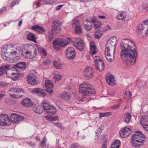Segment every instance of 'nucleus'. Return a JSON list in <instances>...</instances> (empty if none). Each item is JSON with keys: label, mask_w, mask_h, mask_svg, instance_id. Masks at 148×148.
<instances>
[{"label": "nucleus", "mask_w": 148, "mask_h": 148, "mask_svg": "<svg viewBox=\"0 0 148 148\" xmlns=\"http://www.w3.org/2000/svg\"><path fill=\"white\" fill-rule=\"evenodd\" d=\"M11 75H15L14 77H11L12 78V79L14 80H16L18 79V77L17 76V73H12L11 74Z\"/></svg>", "instance_id": "nucleus-47"}, {"label": "nucleus", "mask_w": 148, "mask_h": 148, "mask_svg": "<svg viewBox=\"0 0 148 148\" xmlns=\"http://www.w3.org/2000/svg\"><path fill=\"white\" fill-rule=\"evenodd\" d=\"M45 117L47 120L49 121H51L52 118H51V116H45Z\"/></svg>", "instance_id": "nucleus-64"}, {"label": "nucleus", "mask_w": 148, "mask_h": 148, "mask_svg": "<svg viewBox=\"0 0 148 148\" xmlns=\"http://www.w3.org/2000/svg\"><path fill=\"white\" fill-rule=\"evenodd\" d=\"M61 97L65 100H67L70 99L71 95L70 93L68 92L63 93L62 94Z\"/></svg>", "instance_id": "nucleus-40"}, {"label": "nucleus", "mask_w": 148, "mask_h": 148, "mask_svg": "<svg viewBox=\"0 0 148 148\" xmlns=\"http://www.w3.org/2000/svg\"><path fill=\"white\" fill-rule=\"evenodd\" d=\"M62 76L58 74H56L54 75L53 78L55 79L56 81H57L60 79L61 78Z\"/></svg>", "instance_id": "nucleus-48"}, {"label": "nucleus", "mask_w": 148, "mask_h": 148, "mask_svg": "<svg viewBox=\"0 0 148 148\" xmlns=\"http://www.w3.org/2000/svg\"><path fill=\"white\" fill-rule=\"evenodd\" d=\"M27 40L32 41L34 42H36V38L34 35L32 33H29L26 36Z\"/></svg>", "instance_id": "nucleus-33"}, {"label": "nucleus", "mask_w": 148, "mask_h": 148, "mask_svg": "<svg viewBox=\"0 0 148 148\" xmlns=\"http://www.w3.org/2000/svg\"><path fill=\"white\" fill-rule=\"evenodd\" d=\"M58 117L57 116L54 117H53V118H52V119L51 120V122L52 123V122L53 121L58 120Z\"/></svg>", "instance_id": "nucleus-60"}, {"label": "nucleus", "mask_w": 148, "mask_h": 148, "mask_svg": "<svg viewBox=\"0 0 148 148\" xmlns=\"http://www.w3.org/2000/svg\"><path fill=\"white\" fill-rule=\"evenodd\" d=\"M73 26L75 27V30L76 33L77 34H80L81 32V29L79 25V21L77 20H73Z\"/></svg>", "instance_id": "nucleus-22"}, {"label": "nucleus", "mask_w": 148, "mask_h": 148, "mask_svg": "<svg viewBox=\"0 0 148 148\" xmlns=\"http://www.w3.org/2000/svg\"><path fill=\"white\" fill-rule=\"evenodd\" d=\"M16 88H12L10 89L9 91L12 92H14L15 93L16 92Z\"/></svg>", "instance_id": "nucleus-59"}, {"label": "nucleus", "mask_w": 148, "mask_h": 148, "mask_svg": "<svg viewBox=\"0 0 148 148\" xmlns=\"http://www.w3.org/2000/svg\"><path fill=\"white\" fill-rule=\"evenodd\" d=\"M105 54L106 58L107 60L110 62H111L113 61L114 59V57L111 56L110 52H105Z\"/></svg>", "instance_id": "nucleus-37"}, {"label": "nucleus", "mask_w": 148, "mask_h": 148, "mask_svg": "<svg viewBox=\"0 0 148 148\" xmlns=\"http://www.w3.org/2000/svg\"><path fill=\"white\" fill-rule=\"evenodd\" d=\"M90 53L91 55H92L97 52V48L94 42H91L90 44Z\"/></svg>", "instance_id": "nucleus-26"}, {"label": "nucleus", "mask_w": 148, "mask_h": 148, "mask_svg": "<svg viewBox=\"0 0 148 148\" xmlns=\"http://www.w3.org/2000/svg\"><path fill=\"white\" fill-rule=\"evenodd\" d=\"M47 140V139L45 137L41 143V145L42 146L45 147H46Z\"/></svg>", "instance_id": "nucleus-49"}, {"label": "nucleus", "mask_w": 148, "mask_h": 148, "mask_svg": "<svg viewBox=\"0 0 148 148\" xmlns=\"http://www.w3.org/2000/svg\"><path fill=\"white\" fill-rule=\"evenodd\" d=\"M125 94L127 96V97L129 99H130L131 98V96H132V93H131L130 91H126L125 92Z\"/></svg>", "instance_id": "nucleus-51"}, {"label": "nucleus", "mask_w": 148, "mask_h": 148, "mask_svg": "<svg viewBox=\"0 0 148 148\" xmlns=\"http://www.w3.org/2000/svg\"><path fill=\"white\" fill-rule=\"evenodd\" d=\"M131 115L130 113H127L126 114L125 116V122L127 124H128L131 118Z\"/></svg>", "instance_id": "nucleus-42"}, {"label": "nucleus", "mask_w": 148, "mask_h": 148, "mask_svg": "<svg viewBox=\"0 0 148 148\" xmlns=\"http://www.w3.org/2000/svg\"><path fill=\"white\" fill-rule=\"evenodd\" d=\"M37 53V51L35 48L34 47L27 56L29 58L32 59L36 56Z\"/></svg>", "instance_id": "nucleus-28"}, {"label": "nucleus", "mask_w": 148, "mask_h": 148, "mask_svg": "<svg viewBox=\"0 0 148 148\" xmlns=\"http://www.w3.org/2000/svg\"><path fill=\"white\" fill-rule=\"evenodd\" d=\"M104 128V126L103 125H101L98 129L100 132H102Z\"/></svg>", "instance_id": "nucleus-55"}, {"label": "nucleus", "mask_w": 148, "mask_h": 148, "mask_svg": "<svg viewBox=\"0 0 148 148\" xmlns=\"http://www.w3.org/2000/svg\"><path fill=\"white\" fill-rule=\"evenodd\" d=\"M99 117L100 118H102L103 117H107L112 114V113L110 112H106L101 113L100 112Z\"/></svg>", "instance_id": "nucleus-44"}, {"label": "nucleus", "mask_w": 148, "mask_h": 148, "mask_svg": "<svg viewBox=\"0 0 148 148\" xmlns=\"http://www.w3.org/2000/svg\"><path fill=\"white\" fill-rule=\"evenodd\" d=\"M63 5H59L58 6H57L56 8V9L57 10H59L63 6Z\"/></svg>", "instance_id": "nucleus-62"}, {"label": "nucleus", "mask_w": 148, "mask_h": 148, "mask_svg": "<svg viewBox=\"0 0 148 148\" xmlns=\"http://www.w3.org/2000/svg\"><path fill=\"white\" fill-rule=\"evenodd\" d=\"M91 19L94 24V25L95 29H100L101 26L102 25L101 22L99 21L95 16H93L91 17Z\"/></svg>", "instance_id": "nucleus-20"}, {"label": "nucleus", "mask_w": 148, "mask_h": 148, "mask_svg": "<svg viewBox=\"0 0 148 148\" xmlns=\"http://www.w3.org/2000/svg\"><path fill=\"white\" fill-rule=\"evenodd\" d=\"M116 37L115 36L111 37L107 40V43L109 45L110 44L111 45L116 47Z\"/></svg>", "instance_id": "nucleus-30"}, {"label": "nucleus", "mask_w": 148, "mask_h": 148, "mask_svg": "<svg viewBox=\"0 0 148 148\" xmlns=\"http://www.w3.org/2000/svg\"><path fill=\"white\" fill-rule=\"evenodd\" d=\"M10 124L11 121L7 115L5 114L0 115V125L1 126H8Z\"/></svg>", "instance_id": "nucleus-9"}, {"label": "nucleus", "mask_w": 148, "mask_h": 148, "mask_svg": "<svg viewBox=\"0 0 148 148\" xmlns=\"http://www.w3.org/2000/svg\"><path fill=\"white\" fill-rule=\"evenodd\" d=\"M110 29V27L109 25L105 26L103 29V31L104 32L107 31V30Z\"/></svg>", "instance_id": "nucleus-56"}, {"label": "nucleus", "mask_w": 148, "mask_h": 148, "mask_svg": "<svg viewBox=\"0 0 148 148\" xmlns=\"http://www.w3.org/2000/svg\"><path fill=\"white\" fill-rule=\"evenodd\" d=\"M66 54L68 59H72L75 55L74 49L71 47L68 48L66 51Z\"/></svg>", "instance_id": "nucleus-14"}, {"label": "nucleus", "mask_w": 148, "mask_h": 148, "mask_svg": "<svg viewBox=\"0 0 148 148\" xmlns=\"http://www.w3.org/2000/svg\"><path fill=\"white\" fill-rule=\"evenodd\" d=\"M131 130L130 128L125 127L122 129L120 131V135L123 138H126L128 137L131 133Z\"/></svg>", "instance_id": "nucleus-16"}, {"label": "nucleus", "mask_w": 148, "mask_h": 148, "mask_svg": "<svg viewBox=\"0 0 148 148\" xmlns=\"http://www.w3.org/2000/svg\"><path fill=\"white\" fill-rule=\"evenodd\" d=\"M31 147H34L35 146V144L31 142H29L27 143Z\"/></svg>", "instance_id": "nucleus-58"}, {"label": "nucleus", "mask_w": 148, "mask_h": 148, "mask_svg": "<svg viewBox=\"0 0 148 148\" xmlns=\"http://www.w3.org/2000/svg\"><path fill=\"white\" fill-rule=\"evenodd\" d=\"M36 77L33 73L30 74L27 77V81L28 84L32 85L36 84Z\"/></svg>", "instance_id": "nucleus-18"}, {"label": "nucleus", "mask_w": 148, "mask_h": 148, "mask_svg": "<svg viewBox=\"0 0 148 148\" xmlns=\"http://www.w3.org/2000/svg\"><path fill=\"white\" fill-rule=\"evenodd\" d=\"M106 81L107 83L111 86L115 84V82L114 80L113 76L112 75H110L106 77Z\"/></svg>", "instance_id": "nucleus-25"}, {"label": "nucleus", "mask_w": 148, "mask_h": 148, "mask_svg": "<svg viewBox=\"0 0 148 148\" xmlns=\"http://www.w3.org/2000/svg\"><path fill=\"white\" fill-rule=\"evenodd\" d=\"M5 73L3 71H2L1 68L0 67V76H1L3 75V74Z\"/></svg>", "instance_id": "nucleus-63"}, {"label": "nucleus", "mask_w": 148, "mask_h": 148, "mask_svg": "<svg viewBox=\"0 0 148 148\" xmlns=\"http://www.w3.org/2000/svg\"><path fill=\"white\" fill-rule=\"evenodd\" d=\"M45 85L46 87V90L48 92L51 93L53 91V84L51 81L47 80L45 81Z\"/></svg>", "instance_id": "nucleus-19"}, {"label": "nucleus", "mask_w": 148, "mask_h": 148, "mask_svg": "<svg viewBox=\"0 0 148 148\" xmlns=\"http://www.w3.org/2000/svg\"><path fill=\"white\" fill-rule=\"evenodd\" d=\"M120 106V104L119 103L117 105H114L111 106V109H112L114 110L118 109Z\"/></svg>", "instance_id": "nucleus-52"}, {"label": "nucleus", "mask_w": 148, "mask_h": 148, "mask_svg": "<svg viewBox=\"0 0 148 148\" xmlns=\"http://www.w3.org/2000/svg\"><path fill=\"white\" fill-rule=\"evenodd\" d=\"M42 106L44 111L49 115H53L56 113V110L55 107L50 105L47 101H43Z\"/></svg>", "instance_id": "nucleus-8"}, {"label": "nucleus", "mask_w": 148, "mask_h": 148, "mask_svg": "<svg viewBox=\"0 0 148 148\" xmlns=\"http://www.w3.org/2000/svg\"><path fill=\"white\" fill-rule=\"evenodd\" d=\"M107 144V141L104 140L102 145L101 148H106Z\"/></svg>", "instance_id": "nucleus-53"}, {"label": "nucleus", "mask_w": 148, "mask_h": 148, "mask_svg": "<svg viewBox=\"0 0 148 148\" xmlns=\"http://www.w3.org/2000/svg\"><path fill=\"white\" fill-rule=\"evenodd\" d=\"M85 77L88 79H92L93 77V69L91 67L86 68L84 73Z\"/></svg>", "instance_id": "nucleus-17"}, {"label": "nucleus", "mask_w": 148, "mask_h": 148, "mask_svg": "<svg viewBox=\"0 0 148 148\" xmlns=\"http://www.w3.org/2000/svg\"><path fill=\"white\" fill-rule=\"evenodd\" d=\"M32 29L40 33H42L45 31L43 28L38 25L32 26Z\"/></svg>", "instance_id": "nucleus-31"}, {"label": "nucleus", "mask_w": 148, "mask_h": 148, "mask_svg": "<svg viewBox=\"0 0 148 148\" xmlns=\"http://www.w3.org/2000/svg\"><path fill=\"white\" fill-rule=\"evenodd\" d=\"M100 29H96L95 32V37L96 39H99L101 37L103 34L102 31L100 30Z\"/></svg>", "instance_id": "nucleus-41"}, {"label": "nucleus", "mask_w": 148, "mask_h": 148, "mask_svg": "<svg viewBox=\"0 0 148 148\" xmlns=\"http://www.w3.org/2000/svg\"><path fill=\"white\" fill-rule=\"evenodd\" d=\"M58 0H38L34 2L33 5V7L36 8L39 7L40 4L45 5L47 4H51L56 2Z\"/></svg>", "instance_id": "nucleus-12"}, {"label": "nucleus", "mask_w": 148, "mask_h": 148, "mask_svg": "<svg viewBox=\"0 0 148 148\" xmlns=\"http://www.w3.org/2000/svg\"><path fill=\"white\" fill-rule=\"evenodd\" d=\"M32 92L35 94H37L39 96L44 97L46 95L44 90L40 88H36L32 90Z\"/></svg>", "instance_id": "nucleus-21"}, {"label": "nucleus", "mask_w": 148, "mask_h": 148, "mask_svg": "<svg viewBox=\"0 0 148 148\" xmlns=\"http://www.w3.org/2000/svg\"><path fill=\"white\" fill-rule=\"evenodd\" d=\"M106 135H107L106 134H105L101 136L100 138L101 140V142L103 140L106 138Z\"/></svg>", "instance_id": "nucleus-57"}, {"label": "nucleus", "mask_w": 148, "mask_h": 148, "mask_svg": "<svg viewBox=\"0 0 148 148\" xmlns=\"http://www.w3.org/2000/svg\"><path fill=\"white\" fill-rule=\"evenodd\" d=\"M11 122L14 124L18 123L19 122L22 121L24 117L16 113H12L10 116Z\"/></svg>", "instance_id": "nucleus-13"}, {"label": "nucleus", "mask_w": 148, "mask_h": 148, "mask_svg": "<svg viewBox=\"0 0 148 148\" xmlns=\"http://www.w3.org/2000/svg\"><path fill=\"white\" fill-rule=\"evenodd\" d=\"M79 92L84 95L83 98L86 97V96L88 94H95V91L90 84L86 82H84L79 85Z\"/></svg>", "instance_id": "nucleus-3"}, {"label": "nucleus", "mask_w": 148, "mask_h": 148, "mask_svg": "<svg viewBox=\"0 0 148 148\" xmlns=\"http://www.w3.org/2000/svg\"><path fill=\"white\" fill-rule=\"evenodd\" d=\"M116 18L119 20L127 21L131 19V17L130 15L126 14L125 12L120 11L117 13Z\"/></svg>", "instance_id": "nucleus-10"}, {"label": "nucleus", "mask_w": 148, "mask_h": 148, "mask_svg": "<svg viewBox=\"0 0 148 148\" xmlns=\"http://www.w3.org/2000/svg\"><path fill=\"white\" fill-rule=\"evenodd\" d=\"M16 51L13 50V47L10 48L8 47H5L2 49L1 54L2 58L4 60L8 62H10L11 61H10V60L12 59V61L14 62L17 61L19 58L18 56L13 58L16 55Z\"/></svg>", "instance_id": "nucleus-2"}, {"label": "nucleus", "mask_w": 148, "mask_h": 148, "mask_svg": "<svg viewBox=\"0 0 148 148\" xmlns=\"http://www.w3.org/2000/svg\"><path fill=\"white\" fill-rule=\"evenodd\" d=\"M33 110L36 113L40 114L42 113L41 106L40 105H34L33 106Z\"/></svg>", "instance_id": "nucleus-32"}, {"label": "nucleus", "mask_w": 148, "mask_h": 148, "mask_svg": "<svg viewBox=\"0 0 148 148\" xmlns=\"http://www.w3.org/2000/svg\"><path fill=\"white\" fill-rule=\"evenodd\" d=\"M71 39L70 38L61 39L56 38L53 42L52 44L54 46V48L56 50H59L60 47H65L71 41Z\"/></svg>", "instance_id": "nucleus-5"}, {"label": "nucleus", "mask_w": 148, "mask_h": 148, "mask_svg": "<svg viewBox=\"0 0 148 148\" xmlns=\"http://www.w3.org/2000/svg\"><path fill=\"white\" fill-rule=\"evenodd\" d=\"M140 124L145 131L148 132V116H142Z\"/></svg>", "instance_id": "nucleus-15"}, {"label": "nucleus", "mask_w": 148, "mask_h": 148, "mask_svg": "<svg viewBox=\"0 0 148 148\" xmlns=\"http://www.w3.org/2000/svg\"><path fill=\"white\" fill-rule=\"evenodd\" d=\"M101 132H100L98 129H97L96 131L95 132V133L96 134L97 137H96L95 138V140H97L98 139V136L101 134Z\"/></svg>", "instance_id": "nucleus-50"}, {"label": "nucleus", "mask_w": 148, "mask_h": 148, "mask_svg": "<svg viewBox=\"0 0 148 148\" xmlns=\"http://www.w3.org/2000/svg\"><path fill=\"white\" fill-rule=\"evenodd\" d=\"M7 8L5 7H4L0 9V13L4 12L7 10Z\"/></svg>", "instance_id": "nucleus-54"}, {"label": "nucleus", "mask_w": 148, "mask_h": 148, "mask_svg": "<svg viewBox=\"0 0 148 148\" xmlns=\"http://www.w3.org/2000/svg\"><path fill=\"white\" fill-rule=\"evenodd\" d=\"M21 93H24V91L21 88L16 89V94H20Z\"/></svg>", "instance_id": "nucleus-46"}, {"label": "nucleus", "mask_w": 148, "mask_h": 148, "mask_svg": "<svg viewBox=\"0 0 148 148\" xmlns=\"http://www.w3.org/2000/svg\"><path fill=\"white\" fill-rule=\"evenodd\" d=\"M15 66L21 69H24L26 67V63L24 62L17 63Z\"/></svg>", "instance_id": "nucleus-36"}, {"label": "nucleus", "mask_w": 148, "mask_h": 148, "mask_svg": "<svg viewBox=\"0 0 148 148\" xmlns=\"http://www.w3.org/2000/svg\"><path fill=\"white\" fill-rule=\"evenodd\" d=\"M137 30L139 34L148 35V18L138 25Z\"/></svg>", "instance_id": "nucleus-7"}, {"label": "nucleus", "mask_w": 148, "mask_h": 148, "mask_svg": "<svg viewBox=\"0 0 148 148\" xmlns=\"http://www.w3.org/2000/svg\"><path fill=\"white\" fill-rule=\"evenodd\" d=\"M94 61L95 64H97L98 63H100L101 64H103V61L101 59V58L98 56H95L94 58Z\"/></svg>", "instance_id": "nucleus-38"}, {"label": "nucleus", "mask_w": 148, "mask_h": 148, "mask_svg": "<svg viewBox=\"0 0 148 148\" xmlns=\"http://www.w3.org/2000/svg\"><path fill=\"white\" fill-rule=\"evenodd\" d=\"M75 46L80 51H82L84 49V45L82 40L79 38H75L73 41Z\"/></svg>", "instance_id": "nucleus-11"}, {"label": "nucleus", "mask_w": 148, "mask_h": 148, "mask_svg": "<svg viewBox=\"0 0 148 148\" xmlns=\"http://www.w3.org/2000/svg\"><path fill=\"white\" fill-rule=\"evenodd\" d=\"M123 48L120 53L121 59L126 66L135 64L137 56L136 47L134 43L131 39H123L120 43Z\"/></svg>", "instance_id": "nucleus-1"}, {"label": "nucleus", "mask_w": 148, "mask_h": 148, "mask_svg": "<svg viewBox=\"0 0 148 148\" xmlns=\"http://www.w3.org/2000/svg\"><path fill=\"white\" fill-rule=\"evenodd\" d=\"M145 138L144 135L140 132L137 131L132 136V143L133 146L138 148L143 145V140L140 138Z\"/></svg>", "instance_id": "nucleus-4"}, {"label": "nucleus", "mask_w": 148, "mask_h": 148, "mask_svg": "<svg viewBox=\"0 0 148 148\" xmlns=\"http://www.w3.org/2000/svg\"><path fill=\"white\" fill-rule=\"evenodd\" d=\"M10 97H11L12 98H18V97H17V96L16 95H15L13 94L12 95H11L10 94Z\"/></svg>", "instance_id": "nucleus-61"}, {"label": "nucleus", "mask_w": 148, "mask_h": 148, "mask_svg": "<svg viewBox=\"0 0 148 148\" xmlns=\"http://www.w3.org/2000/svg\"><path fill=\"white\" fill-rule=\"evenodd\" d=\"M116 47L111 45L110 44L109 45L106 43L105 48V52H111V51L114 50L113 54L114 55L116 49Z\"/></svg>", "instance_id": "nucleus-27"}, {"label": "nucleus", "mask_w": 148, "mask_h": 148, "mask_svg": "<svg viewBox=\"0 0 148 148\" xmlns=\"http://www.w3.org/2000/svg\"><path fill=\"white\" fill-rule=\"evenodd\" d=\"M34 47L32 45L27 44L24 46L23 51L27 55Z\"/></svg>", "instance_id": "nucleus-23"}, {"label": "nucleus", "mask_w": 148, "mask_h": 148, "mask_svg": "<svg viewBox=\"0 0 148 148\" xmlns=\"http://www.w3.org/2000/svg\"><path fill=\"white\" fill-rule=\"evenodd\" d=\"M54 66L57 69H61L62 68V65L61 63L57 61H54L53 62Z\"/></svg>", "instance_id": "nucleus-43"}, {"label": "nucleus", "mask_w": 148, "mask_h": 148, "mask_svg": "<svg viewBox=\"0 0 148 148\" xmlns=\"http://www.w3.org/2000/svg\"><path fill=\"white\" fill-rule=\"evenodd\" d=\"M0 67L5 74L7 73V71L11 69L10 66L8 64L6 65H3Z\"/></svg>", "instance_id": "nucleus-39"}, {"label": "nucleus", "mask_w": 148, "mask_h": 148, "mask_svg": "<svg viewBox=\"0 0 148 148\" xmlns=\"http://www.w3.org/2000/svg\"><path fill=\"white\" fill-rule=\"evenodd\" d=\"M84 26L85 29L87 31H90L92 27V25L91 22H89L88 20L84 23Z\"/></svg>", "instance_id": "nucleus-29"}, {"label": "nucleus", "mask_w": 148, "mask_h": 148, "mask_svg": "<svg viewBox=\"0 0 148 148\" xmlns=\"http://www.w3.org/2000/svg\"><path fill=\"white\" fill-rule=\"evenodd\" d=\"M21 104L27 107H29L32 105L30 99L28 98L23 99L21 101Z\"/></svg>", "instance_id": "nucleus-24"}, {"label": "nucleus", "mask_w": 148, "mask_h": 148, "mask_svg": "<svg viewBox=\"0 0 148 148\" xmlns=\"http://www.w3.org/2000/svg\"><path fill=\"white\" fill-rule=\"evenodd\" d=\"M53 23L51 33H50L48 36V41L49 42H51L54 38L53 34H57L60 32L61 29L60 26L61 25V23L59 20H55L53 22Z\"/></svg>", "instance_id": "nucleus-6"}, {"label": "nucleus", "mask_w": 148, "mask_h": 148, "mask_svg": "<svg viewBox=\"0 0 148 148\" xmlns=\"http://www.w3.org/2000/svg\"><path fill=\"white\" fill-rule=\"evenodd\" d=\"M96 69L99 71H102L104 69L105 64L104 61H103V64H101L100 63H98L97 64H95Z\"/></svg>", "instance_id": "nucleus-35"}, {"label": "nucleus", "mask_w": 148, "mask_h": 148, "mask_svg": "<svg viewBox=\"0 0 148 148\" xmlns=\"http://www.w3.org/2000/svg\"><path fill=\"white\" fill-rule=\"evenodd\" d=\"M53 123L54 125L56 126L59 128L61 129H64V127L62 126L60 123L58 122L56 123Z\"/></svg>", "instance_id": "nucleus-45"}, {"label": "nucleus", "mask_w": 148, "mask_h": 148, "mask_svg": "<svg viewBox=\"0 0 148 148\" xmlns=\"http://www.w3.org/2000/svg\"><path fill=\"white\" fill-rule=\"evenodd\" d=\"M121 145V142L120 140L116 139L114 143L111 145L110 148H119Z\"/></svg>", "instance_id": "nucleus-34"}]
</instances>
